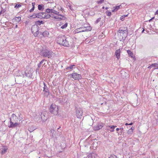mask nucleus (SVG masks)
<instances>
[{
    "mask_svg": "<svg viewBox=\"0 0 158 158\" xmlns=\"http://www.w3.org/2000/svg\"><path fill=\"white\" fill-rule=\"evenodd\" d=\"M42 14H43L42 15L43 19H49L50 17V16H52L50 15V14L48 13H47L45 12H42Z\"/></svg>",
    "mask_w": 158,
    "mask_h": 158,
    "instance_id": "2eb2a0df",
    "label": "nucleus"
},
{
    "mask_svg": "<svg viewBox=\"0 0 158 158\" xmlns=\"http://www.w3.org/2000/svg\"><path fill=\"white\" fill-rule=\"evenodd\" d=\"M57 42L60 45L68 47L69 46L68 39L64 35L59 36L57 39Z\"/></svg>",
    "mask_w": 158,
    "mask_h": 158,
    "instance_id": "f257e3e1",
    "label": "nucleus"
},
{
    "mask_svg": "<svg viewBox=\"0 0 158 158\" xmlns=\"http://www.w3.org/2000/svg\"><path fill=\"white\" fill-rule=\"evenodd\" d=\"M67 25H68V23H66L64 25H63L61 26V28L62 29L65 28L67 26Z\"/></svg>",
    "mask_w": 158,
    "mask_h": 158,
    "instance_id": "72a5a7b5",
    "label": "nucleus"
},
{
    "mask_svg": "<svg viewBox=\"0 0 158 158\" xmlns=\"http://www.w3.org/2000/svg\"><path fill=\"white\" fill-rule=\"evenodd\" d=\"M51 13H53V14H55L56 15H58L59 12L53 9H52Z\"/></svg>",
    "mask_w": 158,
    "mask_h": 158,
    "instance_id": "c85d7f7f",
    "label": "nucleus"
},
{
    "mask_svg": "<svg viewBox=\"0 0 158 158\" xmlns=\"http://www.w3.org/2000/svg\"><path fill=\"white\" fill-rule=\"evenodd\" d=\"M75 106L76 116L77 118H81L83 114L82 110L76 104H75Z\"/></svg>",
    "mask_w": 158,
    "mask_h": 158,
    "instance_id": "7ed1b4c3",
    "label": "nucleus"
},
{
    "mask_svg": "<svg viewBox=\"0 0 158 158\" xmlns=\"http://www.w3.org/2000/svg\"><path fill=\"white\" fill-rule=\"evenodd\" d=\"M93 158H99L97 154L94 153V156H93Z\"/></svg>",
    "mask_w": 158,
    "mask_h": 158,
    "instance_id": "a18cd8bd",
    "label": "nucleus"
},
{
    "mask_svg": "<svg viewBox=\"0 0 158 158\" xmlns=\"http://www.w3.org/2000/svg\"><path fill=\"white\" fill-rule=\"evenodd\" d=\"M34 9H35L34 8H33L32 7V8L31 9L33 11L34 10Z\"/></svg>",
    "mask_w": 158,
    "mask_h": 158,
    "instance_id": "0e129e2a",
    "label": "nucleus"
},
{
    "mask_svg": "<svg viewBox=\"0 0 158 158\" xmlns=\"http://www.w3.org/2000/svg\"><path fill=\"white\" fill-rule=\"evenodd\" d=\"M43 14H42V13H39L38 14H37V18L42 19H43V17H42V15Z\"/></svg>",
    "mask_w": 158,
    "mask_h": 158,
    "instance_id": "393cba45",
    "label": "nucleus"
},
{
    "mask_svg": "<svg viewBox=\"0 0 158 158\" xmlns=\"http://www.w3.org/2000/svg\"><path fill=\"white\" fill-rule=\"evenodd\" d=\"M67 100H66V98H64V99L63 98H62V99L61 100H60V103H66L67 102Z\"/></svg>",
    "mask_w": 158,
    "mask_h": 158,
    "instance_id": "7c9ffc66",
    "label": "nucleus"
},
{
    "mask_svg": "<svg viewBox=\"0 0 158 158\" xmlns=\"http://www.w3.org/2000/svg\"><path fill=\"white\" fill-rule=\"evenodd\" d=\"M127 16H128V15H124L122 16L121 17L120 19L122 21H123L124 20V18L126 17Z\"/></svg>",
    "mask_w": 158,
    "mask_h": 158,
    "instance_id": "4c0bfd02",
    "label": "nucleus"
},
{
    "mask_svg": "<svg viewBox=\"0 0 158 158\" xmlns=\"http://www.w3.org/2000/svg\"><path fill=\"white\" fill-rule=\"evenodd\" d=\"M10 124L9 126V127L12 128H15L17 127L19 125V124L15 122V123H14L15 122L12 121L11 118H10Z\"/></svg>",
    "mask_w": 158,
    "mask_h": 158,
    "instance_id": "9d476101",
    "label": "nucleus"
},
{
    "mask_svg": "<svg viewBox=\"0 0 158 158\" xmlns=\"http://www.w3.org/2000/svg\"><path fill=\"white\" fill-rule=\"evenodd\" d=\"M40 33V32L38 31V30H37L34 34V35L35 37H36L37 35H38L39 33Z\"/></svg>",
    "mask_w": 158,
    "mask_h": 158,
    "instance_id": "ea45409f",
    "label": "nucleus"
},
{
    "mask_svg": "<svg viewBox=\"0 0 158 158\" xmlns=\"http://www.w3.org/2000/svg\"><path fill=\"white\" fill-rule=\"evenodd\" d=\"M155 14L158 15V10L156 11L155 13Z\"/></svg>",
    "mask_w": 158,
    "mask_h": 158,
    "instance_id": "6e6d98bb",
    "label": "nucleus"
},
{
    "mask_svg": "<svg viewBox=\"0 0 158 158\" xmlns=\"http://www.w3.org/2000/svg\"><path fill=\"white\" fill-rule=\"evenodd\" d=\"M40 34L43 36L44 37L48 36L49 35V32L47 31H45L43 32H40Z\"/></svg>",
    "mask_w": 158,
    "mask_h": 158,
    "instance_id": "dca6fc26",
    "label": "nucleus"
},
{
    "mask_svg": "<svg viewBox=\"0 0 158 158\" xmlns=\"http://www.w3.org/2000/svg\"><path fill=\"white\" fill-rule=\"evenodd\" d=\"M40 63L38 64V68H40Z\"/></svg>",
    "mask_w": 158,
    "mask_h": 158,
    "instance_id": "4d7b16f0",
    "label": "nucleus"
},
{
    "mask_svg": "<svg viewBox=\"0 0 158 158\" xmlns=\"http://www.w3.org/2000/svg\"><path fill=\"white\" fill-rule=\"evenodd\" d=\"M42 83H43L44 85L43 91L44 92V94L45 96H48L49 94V91L48 87L44 82H43Z\"/></svg>",
    "mask_w": 158,
    "mask_h": 158,
    "instance_id": "6e6552de",
    "label": "nucleus"
},
{
    "mask_svg": "<svg viewBox=\"0 0 158 158\" xmlns=\"http://www.w3.org/2000/svg\"><path fill=\"white\" fill-rule=\"evenodd\" d=\"M33 11V10H32L31 9L30 10H29V12H32V11Z\"/></svg>",
    "mask_w": 158,
    "mask_h": 158,
    "instance_id": "680f3d73",
    "label": "nucleus"
},
{
    "mask_svg": "<svg viewBox=\"0 0 158 158\" xmlns=\"http://www.w3.org/2000/svg\"><path fill=\"white\" fill-rule=\"evenodd\" d=\"M33 11V10H32L31 9L30 10H29V12H32V11Z\"/></svg>",
    "mask_w": 158,
    "mask_h": 158,
    "instance_id": "052dcab7",
    "label": "nucleus"
},
{
    "mask_svg": "<svg viewBox=\"0 0 158 158\" xmlns=\"http://www.w3.org/2000/svg\"><path fill=\"white\" fill-rule=\"evenodd\" d=\"M72 78H73L74 80H79L81 79L82 77L81 74H78L77 73H73L70 75Z\"/></svg>",
    "mask_w": 158,
    "mask_h": 158,
    "instance_id": "423d86ee",
    "label": "nucleus"
},
{
    "mask_svg": "<svg viewBox=\"0 0 158 158\" xmlns=\"http://www.w3.org/2000/svg\"><path fill=\"white\" fill-rule=\"evenodd\" d=\"M75 66V65H74V64L71 65H70L69 66L67 67L66 68V70H70L72 69H73V66Z\"/></svg>",
    "mask_w": 158,
    "mask_h": 158,
    "instance_id": "a878e982",
    "label": "nucleus"
},
{
    "mask_svg": "<svg viewBox=\"0 0 158 158\" xmlns=\"http://www.w3.org/2000/svg\"><path fill=\"white\" fill-rule=\"evenodd\" d=\"M101 19V18L100 17V18H98L97 19L96 21L95 22V23L96 24L98 23H99Z\"/></svg>",
    "mask_w": 158,
    "mask_h": 158,
    "instance_id": "58836bf2",
    "label": "nucleus"
},
{
    "mask_svg": "<svg viewBox=\"0 0 158 158\" xmlns=\"http://www.w3.org/2000/svg\"><path fill=\"white\" fill-rule=\"evenodd\" d=\"M117 126H116L112 125V126H109V127H110L111 129H112V130H110L111 132H113L114 131V129Z\"/></svg>",
    "mask_w": 158,
    "mask_h": 158,
    "instance_id": "c756f323",
    "label": "nucleus"
},
{
    "mask_svg": "<svg viewBox=\"0 0 158 158\" xmlns=\"http://www.w3.org/2000/svg\"><path fill=\"white\" fill-rule=\"evenodd\" d=\"M21 5L19 4H16V5L14 7L16 9L19 8L21 7Z\"/></svg>",
    "mask_w": 158,
    "mask_h": 158,
    "instance_id": "f704fd0d",
    "label": "nucleus"
},
{
    "mask_svg": "<svg viewBox=\"0 0 158 158\" xmlns=\"http://www.w3.org/2000/svg\"><path fill=\"white\" fill-rule=\"evenodd\" d=\"M94 41V39H91L90 41H89L88 43H90V42H92Z\"/></svg>",
    "mask_w": 158,
    "mask_h": 158,
    "instance_id": "3c124183",
    "label": "nucleus"
},
{
    "mask_svg": "<svg viewBox=\"0 0 158 158\" xmlns=\"http://www.w3.org/2000/svg\"><path fill=\"white\" fill-rule=\"evenodd\" d=\"M50 15L52 16H50V17H52V18H53V17L52 16H55L53 14H51Z\"/></svg>",
    "mask_w": 158,
    "mask_h": 158,
    "instance_id": "5fc2aeb1",
    "label": "nucleus"
},
{
    "mask_svg": "<svg viewBox=\"0 0 158 158\" xmlns=\"http://www.w3.org/2000/svg\"><path fill=\"white\" fill-rule=\"evenodd\" d=\"M158 64L157 63H154L152 64H151V66H152V67H157L158 66Z\"/></svg>",
    "mask_w": 158,
    "mask_h": 158,
    "instance_id": "37998d69",
    "label": "nucleus"
},
{
    "mask_svg": "<svg viewBox=\"0 0 158 158\" xmlns=\"http://www.w3.org/2000/svg\"><path fill=\"white\" fill-rule=\"evenodd\" d=\"M38 9L40 10H42L44 9L43 5L42 4L39 5L38 6Z\"/></svg>",
    "mask_w": 158,
    "mask_h": 158,
    "instance_id": "cd10ccee",
    "label": "nucleus"
},
{
    "mask_svg": "<svg viewBox=\"0 0 158 158\" xmlns=\"http://www.w3.org/2000/svg\"><path fill=\"white\" fill-rule=\"evenodd\" d=\"M125 125H126V126H127V125H129V124H128L127 123H125Z\"/></svg>",
    "mask_w": 158,
    "mask_h": 158,
    "instance_id": "e2e57ef3",
    "label": "nucleus"
},
{
    "mask_svg": "<svg viewBox=\"0 0 158 158\" xmlns=\"http://www.w3.org/2000/svg\"><path fill=\"white\" fill-rule=\"evenodd\" d=\"M91 30L92 27H83L76 29L75 33H78L86 31H90Z\"/></svg>",
    "mask_w": 158,
    "mask_h": 158,
    "instance_id": "39448f33",
    "label": "nucleus"
},
{
    "mask_svg": "<svg viewBox=\"0 0 158 158\" xmlns=\"http://www.w3.org/2000/svg\"><path fill=\"white\" fill-rule=\"evenodd\" d=\"M104 2V0H100L99 1L97 2L98 3L101 4Z\"/></svg>",
    "mask_w": 158,
    "mask_h": 158,
    "instance_id": "de8ad7c7",
    "label": "nucleus"
},
{
    "mask_svg": "<svg viewBox=\"0 0 158 158\" xmlns=\"http://www.w3.org/2000/svg\"><path fill=\"white\" fill-rule=\"evenodd\" d=\"M120 53H121L120 49H119L118 50H117L115 51V55L116 58L118 59L120 58Z\"/></svg>",
    "mask_w": 158,
    "mask_h": 158,
    "instance_id": "4468645a",
    "label": "nucleus"
},
{
    "mask_svg": "<svg viewBox=\"0 0 158 158\" xmlns=\"http://www.w3.org/2000/svg\"><path fill=\"white\" fill-rule=\"evenodd\" d=\"M37 14L34 13L32 15L28 17V18L30 19H34L36 18H37Z\"/></svg>",
    "mask_w": 158,
    "mask_h": 158,
    "instance_id": "4be33fe9",
    "label": "nucleus"
},
{
    "mask_svg": "<svg viewBox=\"0 0 158 158\" xmlns=\"http://www.w3.org/2000/svg\"><path fill=\"white\" fill-rule=\"evenodd\" d=\"M15 19L18 22H19L21 20V17H15Z\"/></svg>",
    "mask_w": 158,
    "mask_h": 158,
    "instance_id": "2f4dec72",
    "label": "nucleus"
},
{
    "mask_svg": "<svg viewBox=\"0 0 158 158\" xmlns=\"http://www.w3.org/2000/svg\"><path fill=\"white\" fill-rule=\"evenodd\" d=\"M26 76L29 77H31L32 74L30 71L26 70L25 71Z\"/></svg>",
    "mask_w": 158,
    "mask_h": 158,
    "instance_id": "6ab92c4d",
    "label": "nucleus"
},
{
    "mask_svg": "<svg viewBox=\"0 0 158 158\" xmlns=\"http://www.w3.org/2000/svg\"><path fill=\"white\" fill-rule=\"evenodd\" d=\"M155 69H158V66H157V67L155 68Z\"/></svg>",
    "mask_w": 158,
    "mask_h": 158,
    "instance_id": "774afa93",
    "label": "nucleus"
},
{
    "mask_svg": "<svg viewBox=\"0 0 158 158\" xmlns=\"http://www.w3.org/2000/svg\"><path fill=\"white\" fill-rule=\"evenodd\" d=\"M89 122H90V123H89V125L90 126H91L93 124L92 123L93 122V119L92 118H90L89 120Z\"/></svg>",
    "mask_w": 158,
    "mask_h": 158,
    "instance_id": "473e14b6",
    "label": "nucleus"
},
{
    "mask_svg": "<svg viewBox=\"0 0 158 158\" xmlns=\"http://www.w3.org/2000/svg\"><path fill=\"white\" fill-rule=\"evenodd\" d=\"M36 128L34 127L32 125H29L28 129V131L30 132H32Z\"/></svg>",
    "mask_w": 158,
    "mask_h": 158,
    "instance_id": "a211bd4d",
    "label": "nucleus"
},
{
    "mask_svg": "<svg viewBox=\"0 0 158 158\" xmlns=\"http://www.w3.org/2000/svg\"><path fill=\"white\" fill-rule=\"evenodd\" d=\"M123 32L125 34H128V30L127 27H125L123 29H120L118 31V33H121Z\"/></svg>",
    "mask_w": 158,
    "mask_h": 158,
    "instance_id": "ddd939ff",
    "label": "nucleus"
},
{
    "mask_svg": "<svg viewBox=\"0 0 158 158\" xmlns=\"http://www.w3.org/2000/svg\"><path fill=\"white\" fill-rule=\"evenodd\" d=\"M116 11V10H115V9L114 8V9L112 10V12H115V11Z\"/></svg>",
    "mask_w": 158,
    "mask_h": 158,
    "instance_id": "864d4df0",
    "label": "nucleus"
},
{
    "mask_svg": "<svg viewBox=\"0 0 158 158\" xmlns=\"http://www.w3.org/2000/svg\"><path fill=\"white\" fill-rule=\"evenodd\" d=\"M58 109L57 106L55 104H52L49 108V111L50 113L54 115H56L58 114Z\"/></svg>",
    "mask_w": 158,
    "mask_h": 158,
    "instance_id": "20e7f679",
    "label": "nucleus"
},
{
    "mask_svg": "<svg viewBox=\"0 0 158 158\" xmlns=\"http://www.w3.org/2000/svg\"><path fill=\"white\" fill-rule=\"evenodd\" d=\"M152 67V66H151V65L150 66H149L148 67V68H150Z\"/></svg>",
    "mask_w": 158,
    "mask_h": 158,
    "instance_id": "69168bd1",
    "label": "nucleus"
},
{
    "mask_svg": "<svg viewBox=\"0 0 158 158\" xmlns=\"http://www.w3.org/2000/svg\"><path fill=\"white\" fill-rule=\"evenodd\" d=\"M58 15L55 16H52L53 18L55 19H58V20H60L62 19H64L63 18H64V15H63L61 14L57 15Z\"/></svg>",
    "mask_w": 158,
    "mask_h": 158,
    "instance_id": "f8f14e48",
    "label": "nucleus"
},
{
    "mask_svg": "<svg viewBox=\"0 0 158 158\" xmlns=\"http://www.w3.org/2000/svg\"><path fill=\"white\" fill-rule=\"evenodd\" d=\"M134 127H132L130 129H129L127 131L128 134H131L133 133Z\"/></svg>",
    "mask_w": 158,
    "mask_h": 158,
    "instance_id": "5701e85b",
    "label": "nucleus"
},
{
    "mask_svg": "<svg viewBox=\"0 0 158 158\" xmlns=\"http://www.w3.org/2000/svg\"><path fill=\"white\" fill-rule=\"evenodd\" d=\"M154 17H152V18L151 19H150V20H149V21L150 22V21H151L153 19H154Z\"/></svg>",
    "mask_w": 158,
    "mask_h": 158,
    "instance_id": "603ef678",
    "label": "nucleus"
},
{
    "mask_svg": "<svg viewBox=\"0 0 158 158\" xmlns=\"http://www.w3.org/2000/svg\"><path fill=\"white\" fill-rule=\"evenodd\" d=\"M18 27V25H16L15 26V28H17Z\"/></svg>",
    "mask_w": 158,
    "mask_h": 158,
    "instance_id": "338daca9",
    "label": "nucleus"
},
{
    "mask_svg": "<svg viewBox=\"0 0 158 158\" xmlns=\"http://www.w3.org/2000/svg\"><path fill=\"white\" fill-rule=\"evenodd\" d=\"M127 34H125L123 32L121 33H118V35L119 36V39L120 41H123L126 39L127 36Z\"/></svg>",
    "mask_w": 158,
    "mask_h": 158,
    "instance_id": "0eeeda50",
    "label": "nucleus"
},
{
    "mask_svg": "<svg viewBox=\"0 0 158 158\" xmlns=\"http://www.w3.org/2000/svg\"><path fill=\"white\" fill-rule=\"evenodd\" d=\"M104 126V124L102 123H98V125L94 126V131H98L101 129Z\"/></svg>",
    "mask_w": 158,
    "mask_h": 158,
    "instance_id": "9b49d317",
    "label": "nucleus"
},
{
    "mask_svg": "<svg viewBox=\"0 0 158 158\" xmlns=\"http://www.w3.org/2000/svg\"><path fill=\"white\" fill-rule=\"evenodd\" d=\"M109 158H117V157L115 155H111Z\"/></svg>",
    "mask_w": 158,
    "mask_h": 158,
    "instance_id": "c03bdc74",
    "label": "nucleus"
},
{
    "mask_svg": "<svg viewBox=\"0 0 158 158\" xmlns=\"http://www.w3.org/2000/svg\"><path fill=\"white\" fill-rule=\"evenodd\" d=\"M12 118H11L12 121L16 122L18 119V117L14 114H13L11 116Z\"/></svg>",
    "mask_w": 158,
    "mask_h": 158,
    "instance_id": "f3484780",
    "label": "nucleus"
},
{
    "mask_svg": "<svg viewBox=\"0 0 158 158\" xmlns=\"http://www.w3.org/2000/svg\"><path fill=\"white\" fill-rule=\"evenodd\" d=\"M106 14L107 16H111V13L110 11H106Z\"/></svg>",
    "mask_w": 158,
    "mask_h": 158,
    "instance_id": "c9c22d12",
    "label": "nucleus"
},
{
    "mask_svg": "<svg viewBox=\"0 0 158 158\" xmlns=\"http://www.w3.org/2000/svg\"><path fill=\"white\" fill-rule=\"evenodd\" d=\"M40 116L43 121L45 122L48 118V113L46 112H43L41 113Z\"/></svg>",
    "mask_w": 158,
    "mask_h": 158,
    "instance_id": "1a4fd4ad",
    "label": "nucleus"
},
{
    "mask_svg": "<svg viewBox=\"0 0 158 158\" xmlns=\"http://www.w3.org/2000/svg\"><path fill=\"white\" fill-rule=\"evenodd\" d=\"M133 124V123H131L129 124V125H131Z\"/></svg>",
    "mask_w": 158,
    "mask_h": 158,
    "instance_id": "bf43d9fd",
    "label": "nucleus"
},
{
    "mask_svg": "<svg viewBox=\"0 0 158 158\" xmlns=\"http://www.w3.org/2000/svg\"><path fill=\"white\" fill-rule=\"evenodd\" d=\"M120 6H121V5L117 6L114 7V8H115L116 10L117 11L120 8Z\"/></svg>",
    "mask_w": 158,
    "mask_h": 158,
    "instance_id": "e433bc0d",
    "label": "nucleus"
},
{
    "mask_svg": "<svg viewBox=\"0 0 158 158\" xmlns=\"http://www.w3.org/2000/svg\"><path fill=\"white\" fill-rule=\"evenodd\" d=\"M6 10L5 9H3V10H1L0 11V15H1L2 13L3 14L4 13H5V12H6Z\"/></svg>",
    "mask_w": 158,
    "mask_h": 158,
    "instance_id": "79ce46f5",
    "label": "nucleus"
},
{
    "mask_svg": "<svg viewBox=\"0 0 158 158\" xmlns=\"http://www.w3.org/2000/svg\"><path fill=\"white\" fill-rule=\"evenodd\" d=\"M44 61V59L42 60L40 63V64H42Z\"/></svg>",
    "mask_w": 158,
    "mask_h": 158,
    "instance_id": "09e8293b",
    "label": "nucleus"
},
{
    "mask_svg": "<svg viewBox=\"0 0 158 158\" xmlns=\"http://www.w3.org/2000/svg\"><path fill=\"white\" fill-rule=\"evenodd\" d=\"M35 2H32V7L35 8Z\"/></svg>",
    "mask_w": 158,
    "mask_h": 158,
    "instance_id": "8fccbe9b",
    "label": "nucleus"
},
{
    "mask_svg": "<svg viewBox=\"0 0 158 158\" xmlns=\"http://www.w3.org/2000/svg\"><path fill=\"white\" fill-rule=\"evenodd\" d=\"M35 25L36 26L37 25H40L41 24H43L44 23V22L43 21H40L38 20L36 21H35Z\"/></svg>",
    "mask_w": 158,
    "mask_h": 158,
    "instance_id": "412c9836",
    "label": "nucleus"
},
{
    "mask_svg": "<svg viewBox=\"0 0 158 158\" xmlns=\"http://www.w3.org/2000/svg\"><path fill=\"white\" fill-rule=\"evenodd\" d=\"M119 130H120V128H117L116 129V130L117 131H119Z\"/></svg>",
    "mask_w": 158,
    "mask_h": 158,
    "instance_id": "13d9d810",
    "label": "nucleus"
},
{
    "mask_svg": "<svg viewBox=\"0 0 158 158\" xmlns=\"http://www.w3.org/2000/svg\"><path fill=\"white\" fill-rule=\"evenodd\" d=\"M51 10L52 9L48 8L46 10V12H47V13H51Z\"/></svg>",
    "mask_w": 158,
    "mask_h": 158,
    "instance_id": "a19ab883",
    "label": "nucleus"
},
{
    "mask_svg": "<svg viewBox=\"0 0 158 158\" xmlns=\"http://www.w3.org/2000/svg\"><path fill=\"white\" fill-rule=\"evenodd\" d=\"M40 54L43 57L52 59V56H54V53L52 51L46 49L41 51Z\"/></svg>",
    "mask_w": 158,
    "mask_h": 158,
    "instance_id": "f03ea898",
    "label": "nucleus"
},
{
    "mask_svg": "<svg viewBox=\"0 0 158 158\" xmlns=\"http://www.w3.org/2000/svg\"><path fill=\"white\" fill-rule=\"evenodd\" d=\"M127 52L128 53L129 55L132 58L133 57V54L131 50H127Z\"/></svg>",
    "mask_w": 158,
    "mask_h": 158,
    "instance_id": "b1692460",
    "label": "nucleus"
},
{
    "mask_svg": "<svg viewBox=\"0 0 158 158\" xmlns=\"http://www.w3.org/2000/svg\"><path fill=\"white\" fill-rule=\"evenodd\" d=\"M120 130L121 131V134H122L123 132V127L120 128Z\"/></svg>",
    "mask_w": 158,
    "mask_h": 158,
    "instance_id": "49530a36",
    "label": "nucleus"
},
{
    "mask_svg": "<svg viewBox=\"0 0 158 158\" xmlns=\"http://www.w3.org/2000/svg\"><path fill=\"white\" fill-rule=\"evenodd\" d=\"M93 156H94V153H89L86 157V158H93Z\"/></svg>",
    "mask_w": 158,
    "mask_h": 158,
    "instance_id": "bb28decb",
    "label": "nucleus"
},
{
    "mask_svg": "<svg viewBox=\"0 0 158 158\" xmlns=\"http://www.w3.org/2000/svg\"><path fill=\"white\" fill-rule=\"evenodd\" d=\"M7 149L8 148L6 147H4L2 149H1L2 154L3 155L5 153L7 152Z\"/></svg>",
    "mask_w": 158,
    "mask_h": 158,
    "instance_id": "aec40b11",
    "label": "nucleus"
}]
</instances>
